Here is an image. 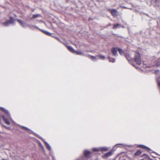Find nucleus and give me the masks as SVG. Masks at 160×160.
<instances>
[{
    "mask_svg": "<svg viewBox=\"0 0 160 160\" xmlns=\"http://www.w3.org/2000/svg\"><path fill=\"white\" fill-rule=\"evenodd\" d=\"M138 147L141 148H143V149L146 148V149H147V150H150V149H149V148H148L145 146L142 145H139Z\"/></svg>",
    "mask_w": 160,
    "mask_h": 160,
    "instance_id": "obj_15",
    "label": "nucleus"
},
{
    "mask_svg": "<svg viewBox=\"0 0 160 160\" xmlns=\"http://www.w3.org/2000/svg\"><path fill=\"white\" fill-rule=\"evenodd\" d=\"M112 154V152L111 151L109 152L108 153H105L104 155V156L106 157H108L110 156Z\"/></svg>",
    "mask_w": 160,
    "mask_h": 160,
    "instance_id": "obj_13",
    "label": "nucleus"
},
{
    "mask_svg": "<svg viewBox=\"0 0 160 160\" xmlns=\"http://www.w3.org/2000/svg\"><path fill=\"white\" fill-rule=\"evenodd\" d=\"M17 21L20 24V25L23 28H25L26 26L29 27L31 28V26L28 24H27L25 22H23L22 20L19 19H17Z\"/></svg>",
    "mask_w": 160,
    "mask_h": 160,
    "instance_id": "obj_3",
    "label": "nucleus"
},
{
    "mask_svg": "<svg viewBox=\"0 0 160 160\" xmlns=\"http://www.w3.org/2000/svg\"><path fill=\"white\" fill-rule=\"evenodd\" d=\"M44 143H45V145H46V147H47V149L49 150V151H50L51 150V148L50 146V145H49V144L47 142H45V141H43Z\"/></svg>",
    "mask_w": 160,
    "mask_h": 160,
    "instance_id": "obj_12",
    "label": "nucleus"
},
{
    "mask_svg": "<svg viewBox=\"0 0 160 160\" xmlns=\"http://www.w3.org/2000/svg\"><path fill=\"white\" fill-rule=\"evenodd\" d=\"M109 60L110 62H115V60L113 58H111L109 57Z\"/></svg>",
    "mask_w": 160,
    "mask_h": 160,
    "instance_id": "obj_19",
    "label": "nucleus"
},
{
    "mask_svg": "<svg viewBox=\"0 0 160 160\" xmlns=\"http://www.w3.org/2000/svg\"><path fill=\"white\" fill-rule=\"evenodd\" d=\"M56 39H57V40H59V38H56Z\"/></svg>",
    "mask_w": 160,
    "mask_h": 160,
    "instance_id": "obj_30",
    "label": "nucleus"
},
{
    "mask_svg": "<svg viewBox=\"0 0 160 160\" xmlns=\"http://www.w3.org/2000/svg\"><path fill=\"white\" fill-rule=\"evenodd\" d=\"M158 71V70H156L155 71V74H156L157 72Z\"/></svg>",
    "mask_w": 160,
    "mask_h": 160,
    "instance_id": "obj_29",
    "label": "nucleus"
},
{
    "mask_svg": "<svg viewBox=\"0 0 160 160\" xmlns=\"http://www.w3.org/2000/svg\"><path fill=\"white\" fill-rule=\"evenodd\" d=\"M0 109L2 110L4 112L6 113L9 116H10V114L9 112L7 110L5 109V108L2 107H0Z\"/></svg>",
    "mask_w": 160,
    "mask_h": 160,
    "instance_id": "obj_10",
    "label": "nucleus"
},
{
    "mask_svg": "<svg viewBox=\"0 0 160 160\" xmlns=\"http://www.w3.org/2000/svg\"><path fill=\"white\" fill-rule=\"evenodd\" d=\"M41 148H42V149L43 150V151H44V148H43V147L42 146V145H41Z\"/></svg>",
    "mask_w": 160,
    "mask_h": 160,
    "instance_id": "obj_27",
    "label": "nucleus"
},
{
    "mask_svg": "<svg viewBox=\"0 0 160 160\" xmlns=\"http://www.w3.org/2000/svg\"><path fill=\"white\" fill-rule=\"evenodd\" d=\"M90 58L93 61H96L97 59H98V57H94L93 56H90Z\"/></svg>",
    "mask_w": 160,
    "mask_h": 160,
    "instance_id": "obj_16",
    "label": "nucleus"
},
{
    "mask_svg": "<svg viewBox=\"0 0 160 160\" xmlns=\"http://www.w3.org/2000/svg\"><path fill=\"white\" fill-rule=\"evenodd\" d=\"M4 127H5V128H8V127H6V126H4Z\"/></svg>",
    "mask_w": 160,
    "mask_h": 160,
    "instance_id": "obj_31",
    "label": "nucleus"
},
{
    "mask_svg": "<svg viewBox=\"0 0 160 160\" xmlns=\"http://www.w3.org/2000/svg\"><path fill=\"white\" fill-rule=\"evenodd\" d=\"M100 151H106L108 150V148L106 147L100 148Z\"/></svg>",
    "mask_w": 160,
    "mask_h": 160,
    "instance_id": "obj_14",
    "label": "nucleus"
},
{
    "mask_svg": "<svg viewBox=\"0 0 160 160\" xmlns=\"http://www.w3.org/2000/svg\"><path fill=\"white\" fill-rule=\"evenodd\" d=\"M125 57L128 61L132 65V62L133 61V59L131 58L129 54H127L125 55Z\"/></svg>",
    "mask_w": 160,
    "mask_h": 160,
    "instance_id": "obj_6",
    "label": "nucleus"
},
{
    "mask_svg": "<svg viewBox=\"0 0 160 160\" xmlns=\"http://www.w3.org/2000/svg\"><path fill=\"white\" fill-rule=\"evenodd\" d=\"M35 27L36 28H38L41 31H42L45 34H46L47 35H48L49 36H50L51 35V34L49 32H48L44 30H43L40 29L39 28H38L36 26H35Z\"/></svg>",
    "mask_w": 160,
    "mask_h": 160,
    "instance_id": "obj_5",
    "label": "nucleus"
},
{
    "mask_svg": "<svg viewBox=\"0 0 160 160\" xmlns=\"http://www.w3.org/2000/svg\"><path fill=\"white\" fill-rule=\"evenodd\" d=\"M75 53L77 54L78 55H80L82 54V52H81L78 51H75Z\"/></svg>",
    "mask_w": 160,
    "mask_h": 160,
    "instance_id": "obj_23",
    "label": "nucleus"
},
{
    "mask_svg": "<svg viewBox=\"0 0 160 160\" xmlns=\"http://www.w3.org/2000/svg\"><path fill=\"white\" fill-rule=\"evenodd\" d=\"M83 153L84 156L87 158H89L91 156V153L88 150H85Z\"/></svg>",
    "mask_w": 160,
    "mask_h": 160,
    "instance_id": "obj_4",
    "label": "nucleus"
},
{
    "mask_svg": "<svg viewBox=\"0 0 160 160\" xmlns=\"http://www.w3.org/2000/svg\"><path fill=\"white\" fill-rule=\"evenodd\" d=\"M123 145V146H125V145L122 144H118L116 145Z\"/></svg>",
    "mask_w": 160,
    "mask_h": 160,
    "instance_id": "obj_28",
    "label": "nucleus"
},
{
    "mask_svg": "<svg viewBox=\"0 0 160 160\" xmlns=\"http://www.w3.org/2000/svg\"><path fill=\"white\" fill-rule=\"evenodd\" d=\"M15 20L12 17H10V19L9 21L7 20L5 22L2 23L4 26H8L10 24L14 23Z\"/></svg>",
    "mask_w": 160,
    "mask_h": 160,
    "instance_id": "obj_2",
    "label": "nucleus"
},
{
    "mask_svg": "<svg viewBox=\"0 0 160 160\" xmlns=\"http://www.w3.org/2000/svg\"><path fill=\"white\" fill-rule=\"evenodd\" d=\"M118 50L119 53L121 55H122L123 53V52L122 50L120 48H118Z\"/></svg>",
    "mask_w": 160,
    "mask_h": 160,
    "instance_id": "obj_21",
    "label": "nucleus"
},
{
    "mask_svg": "<svg viewBox=\"0 0 160 160\" xmlns=\"http://www.w3.org/2000/svg\"><path fill=\"white\" fill-rule=\"evenodd\" d=\"M111 13L114 17H115L117 16L118 12L116 9H113L111 10Z\"/></svg>",
    "mask_w": 160,
    "mask_h": 160,
    "instance_id": "obj_8",
    "label": "nucleus"
},
{
    "mask_svg": "<svg viewBox=\"0 0 160 160\" xmlns=\"http://www.w3.org/2000/svg\"><path fill=\"white\" fill-rule=\"evenodd\" d=\"M2 117L6 123H7L8 125H10V122H9L8 119L5 117V116L4 115H2Z\"/></svg>",
    "mask_w": 160,
    "mask_h": 160,
    "instance_id": "obj_7",
    "label": "nucleus"
},
{
    "mask_svg": "<svg viewBox=\"0 0 160 160\" xmlns=\"http://www.w3.org/2000/svg\"><path fill=\"white\" fill-rule=\"evenodd\" d=\"M141 153V152L140 151H138L135 153V155L138 156L140 155Z\"/></svg>",
    "mask_w": 160,
    "mask_h": 160,
    "instance_id": "obj_22",
    "label": "nucleus"
},
{
    "mask_svg": "<svg viewBox=\"0 0 160 160\" xmlns=\"http://www.w3.org/2000/svg\"><path fill=\"white\" fill-rule=\"evenodd\" d=\"M97 57H98V58H99L102 60L104 59L105 58L104 56L101 55H99L98 56H97Z\"/></svg>",
    "mask_w": 160,
    "mask_h": 160,
    "instance_id": "obj_17",
    "label": "nucleus"
},
{
    "mask_svg": "<svg viewBox=\"0 0 160 160\" xmlns=\"http://www.w3.org/2000/svg\"><path fill=\"white\" fill-rule=\"evenodd\" d=\"M40 16V15H39V14L33 15L32 18H36Z\"/></svg>",
    "mask_w": 160,
    "mask_h": 160,
    "instance_id": "obj_24",
    "label": "nucleus"
},
{
    "mask_svg": "<svg viewBox=\"0 0 160 160\" xmlns=\"http://www.w3.org/2000/svg\"><path fill=\"white\" fill-rule=\"evenodd\" d=\"M159 66V65H158V64H157V66Z\"/></svg>",
    "mask_w": 160,
    "mask_h": 160,
    "instance_id": "obj_32",
    "label": "nucleus"
},
{
    "mask_svg": "<svg viewBox=\"0 0 160 160\" xmlns=\"http://www.w3.org/2000/svg\"><path fill=\"white\" fill-rule=\"evenodd\" d=\"M119 26V24H115L113 26V28L114 29H116Z\"/></svg>",
    "mask_w": 160,
    "mask_h": 160,
    "instance_id": "obj_20",
    "label": "nucleus"
},
{
    "mask_svg": "<svg viewBox=\"0 0 160 160\" xmlns=\"http://www.w3.org/2000/svg\"><path fill=\"white\" fill-rule=\"evenodd\" d=\"M100 148H92V150L94 152H98L100 151Z\"/></svg>",
    "mask_w": 160,
    "mask_h": 160,
    "instance_id": "obj_18",
    "label": "nucleus"
},
{
    "mask_svg": "<svg viewBox=\"0 0 160 160\" xmlns=\"http://www.w3.org/2000/svg\"><path fill=\"white\" fill-rule=\"evenodd\" d=\"M134 61L137 64L140 65L141 62V60L139 53L136 52L135 55Z\"/></svg>",
    "mask_w": 160,
    "mask_h": 160,
    "instance_id": "obj_1",
    "label": "nucleus"
},
{
    "mask_svg": "<svg viewBox=\"0 0 160 160\" xmlns=\"http://www.w3.org/2000/svg\"><path fill=\"white\" fill-rule=\"evenodd\" d=\"M20 126L23 129H24L25 130H27L28 131H30V130L28 128L26 127H24L23 126Z\"/></svg>",
    "mask_w": 160,
    "mask_h": 160,
    "instance_id": "obj_25",
    "label": "nucleus"
},
{
    "mask_svg": "<svg viewBox=\"0 0 160 160\" xmlns=\"http://www.w3.org/2000/svg\"><path fill=\"white\" fill-rule=\"evenodd\" d=\"M68 49L69 50L72 52L74 53L75 52V50L73 49V48L70 46H68L67 47Z\"/></svg>",
    "mask_w": 160,
    "mask_h": 160,
    "instance_id": "obj_11",
    "label": "nucleus"
},
{
    "mask_svg": "<svg viewBox=\"0 0 160 160\" xmlns=\"http://www.w3.org/2000/svg\"><path fill=\"white\" fill-rule=\"evenodd\" d=\"M112 52L114 56H116L117 54V50L115 48H113L112 49Z\"/></svg>",
    "mask_w": 160,
    "mask_h": 160,
    "instance_id": "obj_9",
    "label": "nucleus"
},
{
    "mask_svg": "<svg viewBox=\"0 0 160 160\" xmlns=\"http://www.w3.org/2000/svg\"><path fill=\"white\" fill-rule=\"evenodd\" d=\"M157 82L158 83V86L159 87H160V82L158 80H157Z\"/></svg>",
    "mask_w": 160,
    "mask_h": 160,
    "instance_id": "obj_26",
    "label": "nucleus"
},
{
    "mask_svg": "<svg viewBox=\"0 0 160 160\" xmlns=\"http://www.w3.org/2000/svg\"><path fill=\"white\" fill-rule=\"evenodd\" d=\"M159 62H160V59L159 60Z\"/></svg>",
    "mask_w": 160,
    "mask_h": 160,
    "instance_id": "obj_33",
    "label": "nucleus"
}]
</instances>
